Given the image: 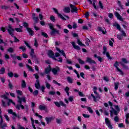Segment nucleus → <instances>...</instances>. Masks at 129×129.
I'll list each match as a JSON object with an SVG mask.
<instances>
[{"instance_id":"nucleus-1","label":"nucleus","mask_w":129,"mask_h":129,"mask_svg":"<svg viewBox=\"0 0 129 129\" xmlns=\"http://www.w3.org/2000/svg\"><path fill=\"white\" fill-rule=\"evenodd\" d=\"M18 102L20 104H17L16 105V108L17 109H18V110H20L21 108V109H26L27 112H28L29 110V106L27 105H25L24 106L22 105V102H24V103H26V97H18Z\"/></svg>"},{"instance_id":"nucleus-2","label":"nucleus","mask_w":129,"mask_h":129,"mask_svg":"<svg viewBox=\"0 0 129 129\" xmlns=\"http://www.w3.org/2000/svg\"><path fill=\"white\" fill-rule=\"evenodd\" d=\"M108 104L111 108V110H110V117H113V114H114V115H117L120 110L118 106L112 105V103L110 101H108Z\"/></svg>"},{"instance_id":"nucleus-3","label":"nucleus","mask_w":129,"mask_h":129,"mask_svg":"<svg viewBox=\"0 0 129 129\" xmlns=\"http://www.w3.org/2000/svg\"><path fill=\"white\" fill-rule=\"evenodd\" d=\"M9 34L11 35L12 37L14 38V42L15 43H18V42H20V40L18 39L16 36H14V32H15V29L13 28V27L11 25H8V28L7 29Z\"/></svg>"},{"instance_id":"nucleus-4","label":"nucleus","mask_w":129,"mask_h":129,"mask_svg":"<svg viewBox=\"0 0 129 129\" xmlns=\"http://www.w3.org/2000/svg\"><path fill=\"white\" fill-rule=\"evenodd\" d=\"M28 26H29L28 23L26 22L23 23V26L27 28V30L28 31L30 36H33L34 35V31L32 30V29L28 28Z\"/></svg>"},{"instance_id":"nucleus-5","label":"nucleus","mask_w":129,"mask_h":129,"mask_svg":"<svg viewBox=\"0 0 129 129\" xmlns=\"http://www.w3.org/2000/svg\"><path fill=\"white\" fill-rule=\"evenodd\" d=\"M48 26L50 30H52V31L50 33L51 35H53V34H55V33H59V31L54 28V25L52 23H49Z\"/></svg>"},{"instance_id":"nucleus-6","label":"nucleus","mask_w":129,"mask_h":129,"mask_svg":"<svg viewBox=\"0 0 129 129\" xmlns=\"http://www.w3.org/2000/svg\"><path fill=\"white\" fill-rule=\"evenodd\" d=\"M105 123L107 126H108V128L112 129V125L111 124V122H110V120L108 118L106 117L105 118Z\"/></svg>"},{"instance_id":"nucleus-7","label":"nucleus","mask_w":129,"mask_h":129,"mask_svg":"<svg viewBox=\"0 0 129 129\" xmlns=\"http://www.w3.org/2000/svg\"><path fill=\"white\" fill-rule=\"evenodd\" d=\"M94 93L96 96H94V95L92 94H91V96L92 97H93L94 101L96 102V101H97L99 99H100V97L99 96V95H98V94L96 92V91H94Z\"/></svg>"},{"instance_id":"nucleus-8","label":"nucleus","mask_w":129,"mask_h":129,"mask_svg":"<svg viewBox=\"0 0 129 129\" xmlns=\"http://www.w3.org/2000/svg\"><path fill=\"white\" fill-rule=\"evenodd\" d=\"M0 118H1V120L0 121V125L2 128H5V127H6L7 124L6 123H4V121L3 120V117L2 116V110L0 108Z\"/></svg>"},{"instance_id":"nucleus-9","label":"nucleus","mask_w":129,"mask_h":129,"mask_svg":"<svg viewBox=\"0 0 129 129\" xmlns=\"http://www.w3.org/2000/svg\"><path fill=\"white\" fill-rule=\"evenodd\" d=\"M106 47L103 46V55H106V57H107L108 59H111V57H110V55H109V52H106Z\"/></svg>"},{"instance_id":"nucleus-10","label":"nucleus","mask_w":129,"mask_h":129,"mask_svg":"<svg viewBox=\"0 0 129 129\" xmlns=\"http://www.w3.org/2000/svg\"><path fill=\"white\" fill-rule=\"evenodd\" d=\"M1 97H3V98H4V99H8L9 100V102L8 103V106H10V105H11V103H13V104H14V105H16V103H15V102H13V100L11 99H8V97L6 95H2L1 96Z\"/></svg>"},{"instance_id":"nucleus-11","label":"nucleus","mask_w":129,"mask_h":129,"mask_svg":"<svg viewBox=\"0 0 129 129\" xmlns=\"http://www.w3.org/2000/svg\"><path fill=\"white\" fill-rule=\"evenodd\" d=\"M51 71L54 75H57L58 73L60 72V68L58 67H56L51 70Z\"/></svg>"},{"instance_id":"nucleus-12","label":"nucleus","mask_w":129,"mask_h":129,"mask_svg":"<svg viewBox=\"0 0 129 129\" xmlns=\"http://www.w3.org/2000/svg\"><path fill=\"white\" fill-rule=\"evenodd\" d=\"M114 16L117 18L119 21H120L121 22H123V18L120 16V15L117 13V12H115L114 13Z\"/></svg>"},{"instance_id":"nucleus-13","label":"nucleus","mask_w":129,"mask_h":129,"mask_svg":"<svg viewBox=\"0 0 129 129\" xmlns=\"http://www.w3.org/2000/svg\"><path fill=\"white\" fill-rule=\"evenodd\" d=\"M71 10V13H77L78 12V9L75 6L70 4V5Z\"/></svg>"},{"instance_id":"nucleus-14","label":"nucleus","mask_w":129,"mask_h":129,"mask_svg":"<svg viewBox=\"0 0 129 129\" xmlns=\"http://www.w3.org/2000/svg\"><path fill=\"white\" fill-rule=\"evenodd\" d=\"M114 66L116 69L117 72L120 73V74L121 75H123V72H122V71L118 68V62H117V61L115 62V63L114 64Z\"/></svg>"},{"instance_id":"nucleus-15","label":"nucleus","mask_w":129,"mask_h":129,"mask_svg":"<svg viewBox=\"0 0 129 129\" xmlns=\"http://www.w3.org/2000/svg\"><path fill=\"white\" fill-rule=\"evenodd\" d=\"M86 62H87V63H89V64H96V62H95V61L91 59L90 57H87Z\"/></svg>"},{"instance_id":"nucleus-16","label":"nucleus","mask_w":129,"mask_h":129,"mask_svg":"<svg viewBox=\"0 0 129 129\" xmlns=\"http://www.w3.org/2000/svg\"><path fill=\"white\" fill-rule=\"evenodd\" d=\"M51 71H52V69H51V66L50 65L44 69V73H45V74L48 75Z\"/></svg>"},{"instance_id":"nucleus-17","label":"nucleus","mask_w":129,"mask_h":129,"mask_svg":"<svg viewBox=\"0 0 129 129\" xmlns=\"http://www.w3.org/2000/svg\"><path fill=\"white\" fill-rule=\"evenodd\" d=\"M32 18L35 22V25H36V24H37L38 22H39V18H38V17H36V14L33 13L32 14Z\"/></svg>"},{"instance_id":"nucleus-18","label":"nucleus","mask_w":129,"mask_h":129,"mask_svg":"<svg viewBox=\"0 0 129 129\" xmlns=\"http://www.w3.org/2000/svg\"><path fill=\"white\" fill-rule=\"evenodd\" d=\"M48 55L50 58H52L54 60H56V58L54 56V53L52 50H49L48 52Z\"/></svg>"},{"instance_id":"nucleus-19","label":"nucleus","mask_w":129,"mask_h":129,"mask_svg":"<svg viewBox=\"0 0 129 129\" xmlns=\"http://www.w3.org/2000/svg\"><path fill=\"white\" fill-rule=\"evenodd\" d=\"M72 45L73 48H74V49H76V50H78V51H79V50H80V47H79V46H78V45H76V44H75V42H72Z\"/></svg>"},{"instance_id":"nucleus-20","label":"nucleus","mask_w":129,"mask_h":129,"mask_svg":"<svg viewBox=\"0 0 129 129\" xmlns=\"http://www.w3.org/2000/svg\"><path fill=\"white\" fill-rule=\"evenodd\" d=\"M56 50L57 51H58V52H59V53L61 54L62 56H63V57H64V58L66 59V54H65V52H64V50H60V49L58 48H56Z\"/></svg>"},{"instance_id":"nucleus-21","label":"nucleus","mask_w":129,"mask_h":129,"mask_svg":"<svg viewBox=\"0 0 129 129\" xmlns=\"http://www.w3.org/2000/svg\"><path fill=\"white\" fill-rule=\"evenodd\" d=\"M8 112L9 113H10V114H12V115H13L14 116H15L16 117L18 116L16 112H14L11 109H9L8 110Z\"/></svg>"},{"instance_id":"nucleus-22","label":"nucleus","mask_w":129,"mask_h":129,"mask_svg":"<svg viewBox=\"0 0 129 129\" xmlns=\"http://www.w3.org/2000/svg\"><path fill=\"white\" fill-rule=\"evenodd\" d=\"M70 7H65L63 9V12L67 14H69V13H70Z\"/></svg>"},{"instance_id":"nucleus-23","label":"nucleus","mask_w":129,"mask_h":129,"mask_svg":"<svg viewBox=\"0 0 129 129\" xmlns=\"http://www.w3.org/2000/svg\"><path fill=\"white\" fill-rule=\"evenodd\" d=\"M114 27H116V29L119 31H120V26L117 23L115 22L113 23Z\"/></svg>"},{"instance_id":"nucleus-24","label":"nucleus","mask_w":129,"mask_h":129,"mask_svg":"<svg viewBox=\"0 0 129 129\" xmlns=\"http://www.w3.org/2000/svg\"><path fill=\"white\" fill-rule=\"evenodd\" d=\"M35 87L37 89H39L40 88V81L39 80H36Z\"/></svg>"},{"instance_id":"nucleus-25","label":"nucleus","mask_w":129,"mask_h":129,"mask_svg":"<svg viewBox=\"0 0 129 129\" xmlns=\"http://www.w3.org/2000/svg\"><path fill=\"white\" fill-rule=\"evenodd\" d=\"M113 42H114V39H113V38H111V39L109 40V46H111V47H113Z\"/></svg>"},{"instance_id":"nucleus-26","label":"nucleus","mask_w":129,"mask_h":129,"mask_svg":"<svg viewBox=\"0 0 129 129\" xmlns=\"http://www.w3.org/2000/svg\"><path fill=\"white\" fill-rule=\"evenodd\" d=\"M46 107H47L46 106V105H40L39 106V109H40V110H46Z\"/></svg>"},{"instance_id":"nucleus-27","label":"nucleus","mask_w":129,"mask_h":129,"mask_svg":"<svg viewBox=\"0 0 129 129\" xmlns=\"http://www.w3.org/2000/svg\"><path fill=\"white\" fill-rule=\"evenodd\" d=\"M68 82L69 83H73V79L71 78L70 77L67 78Z\"/></svg>"},{"instance_id":"nucleus-28","label":"nucleus","mask_w":129,"mask_h":129,"mask_svg":"<svg viewBox=\"0 0 129 129\" xmlns=\"http://www.w3.org/2000/svg\"><path fill=\"white\" fill-rule=\"evenodd\" d=\"M31 119L32 121L31 123H32V127H33L34 129H37V128L36 127V126L35 125V124L34 123V122H35V120H34L33 118H31Z\"/></svg>"},{"instance_id":"nucleus-29","label":"nucleus","mask_w":129,"mask_h":129,"mask_svg":"<svg viewBox=\"0 0 129 129\" xmlns=\"http://www.w3.org/2000/svg\"><path fill=\"white\" fill-rule=\"evenodd\" d=\"M26 67L29 69V71L34 72V69L32 68V67L30 66L29 64H26Z\"/></svg>"},{"instance_id":"nucleus-30","label":"nucleus","mask_w":129,"mask_h":129,"mask_svg":"<svg viewBox=\"0 0 129 129\" xmlns=\"http://www.w3.org/2000/svg\"><path fill=\"white\" fill-rule=\"evenodd\" d=\"M98 31H99V32H102V34H105L106 32L104 31V30L102 29L101 27H98Z\"/></svg>"},{"instance_id":"nucleus-31","label":"nucleus","mask_w":129,"mask_h":129,"mask_svg":"<svg viewBox=\"0 0 129 129\" xmlns=\"http://www.w3.org/2000/svg\"><path fill=\"white\" fill-rule=\"evenodd\" d=\"M45 120H46L47 123H49V122H51V121L52 120V118L46 117Z\"/></svg>"},{"instance_id":"nucleus-32","label":"nucleus","mask_w":129,"mask_h":129,"mask_svg":"<svg viewBox=\"0 0 129 129\" xmlns=\"http://www.w3.org/2000/svg\"><path fill=\"white\" fill-rule=\"evenodd\" d=\"M87 109L88 111H89V112H90V113H93V110H92L91 107H87Z\"/></svg>"},{"instance_id":"nucleus-33","label":"nucleus","mask_w":129,"mask_h":129,"mask_svg":"<svg viewBox=\"0 0 129 129\" xmlns=\"http://www.w3.org/2000/svg\"><path fill=\"white\" fill-rule=\"evenodd\" d=\"M6 72V69L5 68H2L0 70V74H4Z\"/></svg>"},{"instance_id":"nucleus-34","label":"nucleus","mask_w":129,"mask_h":129,"mask_svg":"<svg viewBox=\"0 0 129 129\" xmlns=\"http://www.w3.org/2000/svg\"><path fill=\"white\" fill-rule=\"evenodd\" d=\"M78 61H79V64H81L82 65H83V64H85V63L84 61L80 58H78Z\"/></svg>"},{"instance_id":"nucleus-35","label":"nucleus","mask_w":129,"mask_h":129,"mask_svg":"<svg viewBox=\"0 0 129 129\" xmlns=\"http://www.w3.org/2000/svg\"><path fill=\"white\" fill-rule=\"evenodd\" d=\"M34 54H35V51H34V49H31L30 55H31V57H32L33 58H34V57H35Z\"/></svg>"},{"instance_id":"nucleus-36","label":"nucleus","mask_w":129,"mask_h":129,"mask_svg":"<svg viewBox=\"0 0 129 129\" xmlns=\"http://www.w3.org/2000/svg\"><path fill=\"white\" fill-rule=\"evenodd\" d=\"M119 83H114V89L115 90H117V89H118V85H119Z\"/></svg>"},{"instance_id":"nucleus-37","label":"nucleus","mask_w":129,"mask_h":129,"mask_svg":"<svg viewBox=\"0 0 129 129\" xmlns=\"http://www.w3.org/2000/svg\"><path fill=\"white\" fill-rule=\"evenodd\" d=\"M26 82L24 80L22 81V88H26Z\"/></svg>"},{"instance_id":"nucleus-38","label":"nucleus","mask_w":129,"mask_h":129,"mask_svg":"<svg viewBox=\"0 0 129 129\" xmlns=\"http://www.w3.org/2000/svg\"><path fill=\"white\" fill-rule=\"evenodd\" d=\"M45 84L47 89H50V88H51V85H50V84H49L48 82H45Z\"/></svg>"},{"instance_id":"nucleus-39","label":"nucleus","mask_w":129,"mask_h":129,"mask_svg":"<svg viewBox=\"0 0 129 129\" xmlns=\"http://www.w3.org/2000/svg\"><path fill=\"white\" fill-rule=\"evenodd\" d=\"M59 103H60V107L61 106H63V107H66V104L64 103V102L60 101Z\"/></svg>"},{"instance_id":"nucleus-40","label":"nucleus","mask_w":129,"mask_h":129,"mask_svg":"<svg viewBox=\"0 0 129 129\" xmlns=\"http://www.w3.org/2000/svg\"><path fill=\"white\" fill-rule=\"evenodd\" d=\"M16 92L18 95H23V92L21 90H17Z\"/></svg>"},{"instance_id":"nucleus-41","label":"nucleus","mask_w":129,"mask_h":129,"mask_svg":"<svg viewBox=\"0 0 129 129\" xmlns=\"http://www.w3.org/2000/svg\"><path fill=\"white\" fill-rule=\"evenodd\" d=\"M121 60L122 62H121V63H125V64L129 63V62L127 60H126V59L125 58H122Z\"/></svg>"},{"instance_id":"nucleus-42","label":"nucleus","mask_w":129,"mask_h":129,"mask_svg":"<svg viewBox=\"0 0 129 129\" xmlns=\"http://www.w3.org/2000/svg\"><path fill=\"white\" fill-rule=\"evenodd\" d=\"M96 3V0H94L93 2V6L95 10H97V7H96V5H95Z\"/></svg>"},{"instance_id":"nucleus-43","label":"nucleus","mask_w":129,"mask_h":129,"mask_svg":"<svg viewBox=\"0 0 129 129\" xmlns=\"http://www.w3.org/2000/svg\"><path fill=\"white\" fill-rule=\"evenodd\" d=\"M89 42H90V40H89V39L86 38V42H85V44L87 46H89Z\"/></svg>"},{"instance_id":"nucleus-44","label":"nucleus","mask_w":129,"mask_h":129,"mask_svg":"<svg viewBox=\"0 0 129 129\" xmlns=\"http://www.w3.org/2000/svg\"><path fill=\"white\" fill-rule=\"evenodd\" d=\"M58 17H59L61 20H63V21H66V19L64 18L63 15H61V14H58Z\"/></svg>"},{"instance_id":"nucleus-45","label":"nucleus","mask_w":129,"mask_h":129,"mask_svg":"<svg viewBox=\"0 0 129 129\" xmlns=\"http://www.w3.org/2000/svg\"><path fill=\"white\" fill-rule=\"evenodd\" d=\"M52 10L54 11V13H55V14L57 15V16H58L60 14V13L58 12V10H57V9L53 8Z\"/></svg>"},{"instance_id":"nucleus-46","label":"nucleus","mask_w":129,"mask_h":129,"mask_svg":"<svg viewBox=\"0 0 129 129\" xmlns=\"http://www.w3.org/2000/svg\"><path fill=\"white\" fill-rule=\"evenodd\" d=\"M77 43L78 45H80V46H85V45L83 44L79 39L77 40Z\"/></svg>"},{"instance_id":"nucleus-47","label":"nucleus","mask_w":129,"mask_h":129,"mask_svg":"<svg viewBox=\"0 0 129 129\" xmlns=\"http://www.w3.org/2000/svg\"><path fill=\"white\" fill-rule=\"evenodd\" d=\"M19 49H20V50H22L23 52H25V51H26V46H20Z\"/></svg>"},{"instance_id":"nucleus-48","label":"nucleus","mask_w":129,"mask_h":129,"mask_svg":"<svg viewBox=\"0 0 129 129\" xmlns=\"http://www.w3.org/2000/svg\"><path fill=\"white\" fill-rule=\"evenodd\" d=\"M99 6L101 9V10H103V5H102V3H101V1H99Z\"/></svg>"},{"instance_id":"nucleus-49","label":"nucleus","mask_w":129,"mask_h":129,"mask_svg":"<svg viewBox=\"0 0 129 129\" xmlns=\"http://www.w3.org/2000/svg\"><path fill=\"white\" fill-rule=\"evenodd\" d=\"M120 64H121V65L123 67V68H124V69H128V67L124 65L123 63L120 62Z\"/></svg>"},{"instance_id":"nucleus-50","label":"nucleus","mask_w":129,"mask_h":129,"mask_svg":"<svg viewBox=\"0 0 129 129\" xmlns=\"http://www.w3.org/2000/svg\"><path fill=\"white\" fill-rule=\"evenodd\" d=\"M8 74L9 77H11V78H12V77H14V73H13V72L8 73Z\"/></svg>"},{"instance_id":"nucleus-51","label":"nucleus","mask_w":129,"mask_h":129,"mask_svg":"<svg viewBox=\"0 0 129 129\" xmlns=\"http://www.w3.org/2000/svg\"><path fill=\"white\" fill-rule=\"evenodd\" d=\"M42 36H43V37H45V38H48V34L45 32H41Z\"/></svg>"},{"instance_id":"nucleus-52","label":"nucleus","mask_w":129,"mask_h":129,"mask_svg":"<svg viewBox=\"0 0 129 129\" xmlns=\"http://www.w3.org/2000/svg\"><path fill=\"white\" fill-rule=\"evenodd\" d=\"M68 99L69 101H70L71 102H72V101L74 100V98L73 97V96H70Z\"/></svg>"},{"instance_id":"nucleus-53","label":"nucleus","mask_w":129,"mask_h":129,"mask_svg":"<svg viewBox=\"0 0 129 129\" xmlns=\"http://www.w3.org/2000/svg\"><path fill=\"white\" fill-rule=\"evenodd\" d=\"M34 40H35L34 46L36 47V48H37L38 46V41H37V39L35 38Z\"/></svg>"},{"instance_id":"nucleus-54","label":"nucleus","mask_w":129,"mask_h":129,"mask_svg":"<svg viewBox=\"0 0 129 129\" xmlns=\"http://www.w3.org/2000/svg\"><path fill=\"white\" fill-rule=\"evenodd\" d=\"M8 51L9 52V53H13L14 52V49L12 47H10L8 49Z\"/></svg>"},{"instance_id":"nucleus-55","label":"nucleus","mask_w":129,"mask_h":129,"mask_svg":"<svg viewBox=\"0 0 129 129\" xmlns=\"http://www.w3.org/2000/svg\"><path fill=\"white\" fill-rule=\"evenodd\" d=\"M8 86L9 87V88H10V89H13V87H14V86L12 84V83H11V82H10V81H9V83L8 84Z\"/></svg>"},{"instance_id":"nucleus-56","label":"nucleus","mask_w":129,"mask_h":129,"mask_svg":"<svg viewBox=\"0 0 129 129\" xmlns=\"http://www.w3.org/2000/svg\"><path fill=\"white\" fill-rule=\"evenodd\" d=\"M53 83L54 84H56V85H58V86H61V84L58 83L57 81H56L55 80H53Z\"/></svg>"},{"instance_id":"nucleus-57","label":"nucleus","mask_w":129,"mask_h":129,"mask_svg":"<svg viewBox=\"0 0 129 129\" xmlns=\"http://www.w3.org/2000/svg\"><path fill=\"white\" fill-rule=\"evenodd\" d=\"M15 30L16 32H23L22 28H15Z\"/></svg>"},{"instance_id":"nucleus-58","label":"nucleus","mask_w":129,"mask_h":129,"mask_svg":"<svg viewBox=\"0 0 129 129\" xmlns=\"http://www.w3.org/2000/svg\"><path fill=\"white\" fill-rule=\"evenodd\" d=\"M83 116L85 117V118H88L90 116V115L87 114H82Z\"/></svg>"},{"instance_id":"nucleus-59","label":"nucleus","mask_w":129,"mask_h":129,"mask_svg":"<svg viewBox=\"0 0 129 129\" xmlns=\"http://www.w3.org/2000/svg\"><path fill=\"white\" fill-rule=\"evenodd\" d=\"M54 104H55L56 106H57V107H60V102H54Z\"/></svg>"},{"instance_id":"nucleus-60","label":"nucleus","mask_w":129,"mask_h":129,"mask_svg":"<svg viewBox=\"0 0 129 129\" xmlns=\"http://www.w3.org/2000/svg\"><path fill=\"white\" fill-rule=\"evenodd\" d=\"M66 61L68 64H72V61H71V59H68V58H67Z\"/></svg>"},{"instance_id":"nucleus-61","label":"nucleus","mask_w":129,"mask_h":129,"mask_svg":"<svg viewBox=\"0 0 129 129\" xmlns=\"http://www.w3.org/2000/svg\"><path fill=\"white\" fill-rule=\"evenodd\" d=\"M50 20L51 21H52V22H55V21H56V19H55V17H54L53 16H51L50 17Z\"/></svg>"},{"instance_id":"nucleus-62","label":"nucleus","mask_w":129,"mask_h":129,"mask_svg":"<svg viewBox=\"0 0 129 129\" xmlns=\"http://www.w3.org/2000/svg\"><path fill=\"white\" fill-rule=\"evenodd\" d=\"M45 89H46V88L45 87V86H42L41 87V91H42V92H45Z\"/></svg>"},{"instance_id":"nucleus-63","label":"nucleus","mask_w":129,"mask_h":129,"mask_svg":"<svg viewBox=\"0 0 129 129\" xmlns=\"http://www.w3.org/2000/svg\"><path fill=\"white\" fill-rule=\"evenodd\" d=\"M33 94L34 95H35V96L38 95V94H39V91H38V90L34 91L33 92Z\"/></svg>"},{"instance_id":"nucleus-64","label":"nucleus","mask_w":129,"mask_h":129,"mask_svg":"<svg viewBox=\"0 0 129 129\" xmlns=\"http://www.w3.org/2000/svg\"><path fill=\"white\" fill-rule=\"evenodd\" d=\"M124 96H125L126 97H129V91L125 93Z\"/></svg>"}]
</instances>
